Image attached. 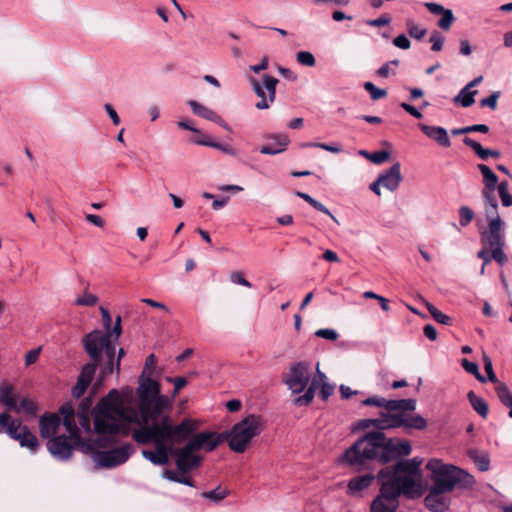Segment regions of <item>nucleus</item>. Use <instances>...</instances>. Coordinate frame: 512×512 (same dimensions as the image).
<instances>
[{
  "label": "nucleus",
  "mask_w": 512,
  "mask_h": 512,
  "mask_svg": "<svg viewBox=\"0 0 512 512\" xmlns=\"http://www.w3.org/2000/svg\"><path fill=\"white\" fill-rule=\"evenodd\" d=\"M474 218V212L468 206H461L459 208V224L466 227Z\"/></svg>",
  "instance_id": "a18cd8bd"
},
{
  "label": "nucleus",
  "mask_w": 512,
  "mask_h": 512,
  "mask_svg": "<svg viewBox=\"0 0 512 512\" xmlns=\"http://www.w3.org/2000/svg\"><path fill=\"white\" fill-rule=\"evenodd\" d=\"M483 363H484V369H485V372L487 374V377H488V380L494 384H496V386L500 383L494 373V370H493V364H492V360L489 356L487 355H484L483 356Z\"/></svg>",
  "instance_id": "09e8293b"
},
{
  "label": "nucleus",
  "mask_w": 512,
  "mask_h": 512,
  "mask_svg": "<svg viewBox=\"0 0 512 512\" xmlns=\"http://www.w3.org/2000/svg\"><path fill=\"white\" fill-rule=\"evenodd\" d=\"M362 405L385 408L386 412L380 414H399L405 415L407 418L418 415L412 413L416 409V400L414 399L387 400L381 396L373 395L363 400Z\"/></svg>",
  "instance_id": "9d476101"
},
{
  "label": "nucleus",
  "mask_w": 512,
  "mask_h": 512,
  "mask_svg": "<svg viewBox=\"0 0 512 512\" xmlns=\"http://www.w3.org/2000/svg\"><path fill=\"white\" fill-rule=\"evenodd\" d=\"M264 137L265 139L273 140L275 144L278 145L280 148H284V151L286 150V147L290 143L288 136L283 133L267 134Z\"/></svg>",
  "instance_id": "49530a36"
},
{
  "label": "nucleus",
  "mask_w": 512,
  "mask_h": 512,
  "mask_svg": "<svg viewBox=\"0 0 512 512\" xmlns=\"http://www.w3.org/2000/svg\"><path fill=\"white\" fill-rule=\"evenodd\" d=\"M364 89L370 94L373 101L382 99L387 95V91L385 89L376 87L372 82H365Z\"/></svg>",
  "instance_id": "79ce46f5"
},
{
  "label": "nucleus",
  "mask_w": 512,
  "mask_h": 512,
  "mask_svg": "<svg viewBox=\"0 0 512 512\" xmlns=\"http://www.w3.org/2000/svg\"><path fill=\"white\" fill-rule=\"evenodd\" d=\"M496 188H483L482 189V198L485 204V211L487 218L495 217L498 215V201L495 195Z\"/></svg>",
  "instance_id": "393cba45"
},
{
  "label": "nucleus",
  "mask_w": 512,
  "mask_h": 512,
  "mask_svg": "<svg viewBox=\"0 0 512 512\" xmlns=\"http://www.w3.org/2000/svg\"><path fill=\"white\" fill-rule=\"evenodd\" d=\"M374 479L375 476L371 473L351 478L347 485V494L350 496H355L363 490H366L368 487H370Z\"/></svg>",
  "instance_id": "5701e85b"
},
{
  "label": "nucleus",
  "mask_w": 512,
  "mask_h": 512,
  "mask_svg": "<svg viewBox=\"0 0 512 512\" xmlns=\"http://www.w3.org/2000/svg\"><path fill=\"white\" fill-rule=\"evenodd\" d=\"M263 81L264 84L261 85L254 78L250 80L255 94L261 98V100L255 104V107L259 110L268 109L270 107V103L274 102L276 97V86L278 84V79L270 75H264Z\"/></svg>",
  "instance_id": "ddd939ff"
},
{
  "label": "nucleus",
  "mask_w": 512,
  "mask_h": 512,
  "mask_svg": "<svg viewBox=\"0 0 512 512\" xmlns=\"http://www.w3.org/2000/svg\"><path fill=\"white\" fill-rule=\"evenodd\" d=\"M40 351V347L28 351L27 354L25 355V365L30 366L34 364L39 358Z\"/></svg>",
  "instance_id": "052dcab7"
},
{
  "label": "nucleus",
  "mask_w": 512,
  "mask_h": 512,
  "mask_svg": "<svg viewBox=\"0 0 512 512\" xmlns=\"http://www.w3.org/2000/svg\"><path fill=\"white\" fill-rule=\"evenodd\" d=\"M8 411H14L18 414H23L26 417H34L37 413V406L28 397L19 396L15 401V406Z\"/></svg>",
  "instance_id": "a878e982"
},
{
  "label": "nucleus",
  "mask_w": 512,
  "mask_h": 512,
  "mask_svg": "<svg viewBox=\"0 0 512 512\" xmlns=\"http://www.w3.org/2000/svg\"><path fill=\"white\" fill-rule=\"evenodd\" d=\"M264 429L261 416L249 414L232 426L229 431L222 432L224 441L235 453H243L248 448L251 440Z\"/></svg>",
  "instance_id": "6e6552de"
},
{
  "label": "nucleus",
  "mask_w": 512,
  "mask_h": 512,
  "mask_svg": "<svg viewBox=\"0 0 512 512\" xmlns=\"http://www.w3.org/2000/svg\"><path fill=\"white\" fill-rule=\"evenodd\" d=\"M195 144L212 147L230 156H237V151L230 145L219 143L213 140H195Z\"/></svg>",
  "instance_id": "2f4dec72"
},
{
  "label": "nucleus",
  "mask_w": 512,
  "mask_h": 512,
  "mask_svg": "<svg viewBox=\"0 0 512 512\" xmlns=\"http://www.w3.org/2000/svg\"><path fill=\"white\" fill-rule=\"evenodd\" d=\"M442 17L438 21L437 25L443 30H449L453 22L455 21V17L453 11L451 9H445V11L441 14Z\"/></svg>",
  "instance_id": "c03bdc74"
},
{
  "label": "nucleus",
  "mask_w": 512,
  "mask_h": 512,
  "mask_svg": "<svg viewBox=\"0 0 512 512\" xmlns=\"http://www.w3.org/2000/svg\"><path fill=\"white\" fill-rule=\"evenodd\" d=\"M90 406V398H85L79 404L78 411L75 412V419L77 418L79 424V426L77 425V427L79 430L81 429L85 433H90L92 431L91 419L89 415Z\"/></svg>",
  "instance_id": "4be33fe9"
},
{
  "label": "nucleus",
  "mask_w": 512,
  "mask_h": 512,
  "mask_svg": "<svg viewBox=\"0 0 512 512\" xmlns=\"http://www.w3.org/2000/svg\"><path fill=\"white\" fill-rule=\"evenodd\" d=\"M195 452L188 443L181 448L173 446L172 456L175 458L178 471L188 473L201 465L203 458Z\"/></svg>",
  "instance_id": "4468645a"
},
{
  "label": "nucleus",
  "mask_w": 512,
  "mask_h": 512,
  "mask_svg": "<svg viewBox=\"0 0 512 512\" xmlns=\"http://www.w3.org/2000/svg\"><path fill=\"white\" fill-rule=\"evenodd\" d=\"M40 435L48 439L47 449L58 460H68L75 448L90 451L92 445L79 436L75 410L71 404H63L58 414H44L39 419Z\"/></svg>",
  "instance_id": "20e7f679"
},
{
  "label": "nucleus",
  "mask_w": 512,
  "mask_h": 512,
  "mask_svg": "<svg viewBox=\"0 0 512 512\" xmlns=\"http://www.w3.org/2000/svg\"><path fill=\"white\" fill-rule=\"evenodd\" d=\"M137 394L139 397V406L144 405L150 399L160 394V385L157 381L151 378L141 379L139 387L137 388Z\"/></svg>",
  "instance_id": "aec40b11"
},
{
  "label": "nucleus",
  "mask_w": 512,
  "mask_h": 512,
  "mask_svg": "<svg viewBox=\"0 0 512 512\" xmlns=\"http://www.w3.org/2000/svg\"><path fill=\"white\" fill-rule=\"evenodd\" d=\"M426 469L431 472L432 485L424 498V504L431 512L447 511L451 504L448 493L455 489H470L475 484V478L467 471L442 463L439 459L429 460Z\"/></svg>",
  "instance_id": "423d86ee"
},
{
  "label": "nucleus",
  "mask_w": 512,
  "mask_h": 512,
  "mask_svg": "<svg viewBox=\"0 0 512 512\" xmlns=\"http://www.w3.org/2000/svg\"><path fill=\"white\" fill-rule=\"evenodd\" d=\"M188 105L191 107L194 114L199 117H202L206 120L212 121L220 125L223 129L230 132L231 127L219 116L215 111L210 109L209 107L200 104L195 100L188 101Z\"/></svg>",
  "instance_id": "6ab92c4d"
},
{
  "label": "nucleus",
  "mask_w": 512,
  "mask_h": 512,
  "mask_svg": "<svg viewBox=\"0 0 512 512\" xmlns=\"http://www.w3.org/2000/svg\"><path fill=\"white\" fill-rule=\"evenodd\" d=\"M500 97V92L495 91L491 95H489L486 98H483L480 100V106L481 107H488L491 110H495L497 108V101Z\"/></svg>",
  "instance_id": "8fccbe9b"
},
{
  "label": "nucleus",
  "mask_w": 512,
  "mask_h": 512,
  "mask_svg": "<svg viewBox=\"0 0 512 512\" xmlns=\"http://www.w3.org/2000/svg\"><path fill=\"white\" fill-rule=\"evenodd\" d=\"M398 507L399 496L388 485L380 484L379 494L370 504V512H396Z\"/></svg>",
  "instance_id": "dca6fc26"
},
{
  "label": "nucleus",
  "mask_w": 512,
  "mask_h": 512,
  "mask_svg": "<svg viewBox=\"0 0 512 512\" xmlns=\"http://www.w3.org/2000/svg\"><path fill=\"white\" fill-rule=\"evenodd\" d=\"M504 246L494 247L491 248V257L493 260H495L498 264L503 265L507 262V256L504 253Z\"/></svg>",
  "instance_id": "603ef678"
},
{
  "label": "nucleus",
  "mask_w": 512,
  "mask_h": 512,
  "mask_svg": "<svg viewBox=\"0 0 512 512\" xmlns=\"http://www.w3.org/2000/svg\"><path fill=\"white\" fill-rule=\"evenodd\" d=\"M230 280L232 283L242 285L244 287L250 288L252 286L251 283L247 279H245L242 273L240 272L231 273Z\"/></svg>",
  "instance_id": "4d7b16f0"
},
{
  "label": "nucleus",
  "mask_w": 512,
  "mask_h": 512,
  "mask_svg": "<svg viewBox=\"0 0 512 512\" xmlns=\"http://www.w3.org/2000/svg\"><path fill=\"white\" fill-rule=\"evenodd\" d=\"M477 168L483 176L485 188H497L498 176L485 164H478Z\"/></svg>",
  "instance_id": "c756f323"
},
{
  "label": "nucleus",
  "mask_w": 512,
  "mask_h": 512,
  "mask_svg": "<svg viewBox=\"0 0 512 512\" xmlns=\"http://www.w3.org/2000/svg\"><path fill=\"white\" fill-rule=\"evenodd\" d=\"M316 383L317 379L314 378L311 386L305 391L304 395L295 398L294 403L299 406L310 404L315 396Z\"/></svg>",
  "instance_id": "e433bc0d"
},
{
  "label": "nucleus",
  "mask_w": 512,
  "mask_h": 512,
  "mask_svg": "<svg viewBox=\"0 0 512 512\" xmlns=\"http://www.w3.org/2000/svg\"><path fill=\"white\" fill-rule=\"evenodd\" d=\"M390 21H391V18L387 14H384V15L380 16L379 18H376L373 20H368L367 24L369 26H373V27H380V26L388 25L390 23Z\"/></svg>",
  "instance_id": "e2e57ef3"
},
{
  "label": "nucleus",
  "mask_w": 512,
  "mask_h": 512,
  "mask_svg": "<svg viewBox=\"0 0 512 512\" xmlns=\"http://www.w3.org/2000/svg\"><path fill=\"white\" fill-rule=\"evenodd\" d=\"M171 406L168 396L158 394L144 405L139 411L132 407H125L120 393L113 389L102 398L92 410L94 431L102 435L128 434L127 425L131 423L153 425L164 418L173 423L170 415L165 411Z\"/></svg>",
  "instance_id": "f03ea898"
},
{
  "label": "nucleus",
  "mask_w": 512,
  "mask_h": 512,
  "mask_svg": "<svg viewBox=\"0 0 512 512\" xmlns=\"http://www.w3.org/2000/svg\"><path fill=\"white\" fill-rule=\"evenodd\" d=\"M468 455L473 460L477 468L482 471H488L490 468V458L485 452H478L475 449L469 450Z\"/></svg>",
  "instance_id": "cd10ccee"
},
{
  "label": "nucleus",
  "mask_w": 512,
  "mask_h": 512,
  "mask_svg": "<svg viewBox=\"0 0 512 512\" xmlns=\"http://www.w3.org/2000/svg\"><path fill=\"white\" fill-rule=\"evenodd\" d=\"M0 434H6L31 452H36L39 448V441L30 428L20 418L12 417L8 412L1 413Z\"/></svg>",
  "instance_id": "1a4fd4ad"
},
{
  "label": "nucleus",
  "mask_w": 512,
  "mask_h": 512,
  "mask_svg": "<svg viewBox=\"0 0 512 512\" xmlns=\"http://www.w3.org/2000/svg\"><path fill=\"white\" fill-rule=\"evenodd\" d=\"M227 495L228 491L226 489H222L220 486L211 491L201 493V497L211 500L215 503L220 502L221 500L226 498Z\"/></svg>",
  "instance_id": "ea45409f"
},
{
  "label": "nucleus",
  "mask_w": 512,
  "mask_h": 512,
  "mask_svg": "<svg viewBox=\"0 0 512 512\" xmlns=\"http://www.w3.org/2000/svg\"><path fill=\"white\" fill-rule=\"evenodd\" d=\"M419 127L427 137L437 142L440 146L444 148L451 146V141L445 128L426 124H420Z\"/></svg>",
  "instance_id": "412c9836"
},
{
  "label": "nucleus",
  "mask_w": 512,
  "mask_h": 512,
  "mask_svg": "<svg viewBox=\"0 0 512 512\" xmlns=\"http://www.w3.org/2000/svg\"><path fill=\"white\" fill-rule=\"evenodd\" d=\"M426 308L428 309L429 313L433 317V319L443 325H451L452 319L450 316L444 314L441 312L437 307H435L433 304L426 302L425 303Z\"/></svg>",
  "instance_id": "473e14b6"
},
{
  "label": "nucleus",
  "mask_w": 512,
  "mask_h": 512,
  "mask_svg": "<svg viewBox=\"0 0 512 512\" xmlns=\"http://www.w3.org/2000/svg\"><path fill=\"white\" fill-rule=\"evenodd\" d=\"M477 93V90L472 91L471 89H466V87H463L458 93V95L454 97L453 101L467 108L474 104V97Z\"/></svg>",
  "instance_id": "7c9ffc66"
},
{
  "label": "nucleus",
  "mask_w": 512,
  "mask_h": 512,
  "mask_svg": "<svg viewBox=\"0 0 512 512\" xmlns=\"http://www.w3.org/2000/svg\"><path fill=\"white\" fill-rule=\"evenodd\" d=\"M429 41L432 44L431 50L434 52H439L442 50L445 38L439 31H433Z\"/></svg>",
  "instance_id": "de8ad7c7"
},
{
  "label": "nucleus",
  "mask_w": 512,
  "mask_h": 512,
  "mask_svg": "<svg viewBox=\"0 0 512 512\" xmlns=\"http://www.w3.org/2000/svg\"><path fill=\"white\" fill-rule=\"evenodd\" d=\"M467 397L473 409L482 418H486L489 412L488 404L486 403V401L483 398L478 397L474 391H469Z\"/></svg>",
  "instance_id": "bb28decb"
},
{
  "label": "nucleus",
  "mask_w": 512,
  "mask_h": 512,
  "mask_svg": "<svg viewBox=\"0 0 512 512\" xmlns=\"http://www.w3.org/2000/svg\"><path fill=\"white\" fill-rule=\"evenodd\" d=\"M197 428V422L190 418L184 419L177 425L171 424L168 418H164L153 425H142L134 429L131 434L138 444L154 443V449L142 450L141 454L153 465L164 466L172 456L173 446L186 441Z\"/></svg>",
  "instance_id": "7ed1b4c3"
},
{
  "label": "nucleus",
  "mask_w": 512,
  "mask_h": 512,
  "mask_svg": "<svg viewBox=\"0 0 512 512\" xmlns=\"http://www.w3.org/2000/svg\"><path fill=\"white\" fill-rule=\"evenodd\" d=\"M463 143L470 147L480 159L487 160L489 158V149L483 148L479 142L466 137L463 139Z\"/></svg>",
  "instance_id": "72a5a7b5"
},
{
  "label": "nucleus",
  "mask_w": 512,
  "mask_h": 512,
  "mask_svg": "<svg viewBox=\"0 0 512 512\" xmlns=\"http://www.w3.org/2000/svg\"><path fill=\"white\" fill-rule=\"evenodd\" d=\"M296 61L306 67H314L316 64L314 55L309 51H299L296 54Z\"/></svg>",
  "instance_id": "37998d69"
},
{
  "label": "nucleus",
  "mask_w": 512,
  "mask_h": 512,
  "mask_svg": "<svg viewBox=\"0 0 512 512\" xmlns=\"http://www.w3.org/2000/svg\"><path fill=\"white\" fill-rule=\"evenodd\" d=\"M505 223L499 215L488 218V229L481 233L483 246L489 249L505 246Z\"/></svg>",
  "instance_id": "2eb2a0df"
},
{
  "label": "nucleus",
  "mask_w": 512,
  "mask_h": 512,
  "mask_svg": "<svg viewBox=\"0 0 512 512\" xmlns=\"http://www.w3.org/2000/svg\"><path fill=\"white\" fill-rule=\"evenodd\" d=\"M424 6L429 10L430 13L434 15H440L442 14L446 8H444L442 5L434 2H425Z\"/></svg>",
  "instance_id": "0e129e2a"
},
{
  "label": "nucleus",
  "mask_w": 512,
  "mask_h": 512,
  "mask_svg": "<svg viewBox=\"0 0 512 512\" xmlns=\"http://www.w3.org/2000/svg\"><path fill=\"white\" fill-rule=\"evenodd\" d=\"M162 476H163V478H165L169 481L181 483V484H184V485H187L190 487H194V483L190 478L181 476L178 474V472H176L174 470H165L163 472Z\"/></svg>",
  "instance_id": "4c0bfd02"
},
{
  "label": "nucleus",
  "mask_w": 512,
  "mask_h": 512,
  "mask_svg": "<svg viewBox=\"0 0 512 512\" xmlns=\"http://www.w3.org/2000/svg\"><path fill=\"white\" fill-rule=\"evenodd\" d=\"M283 381L293 394L305 391L310 381L309 364L306 362L293 363Z\"/></svg>",
  "instance_id": "f8f14e48"
},
{
  "label": "nucleus",
  "mask_w": 512,
  "mask_h": 512,
  "mask_svg": "<svg viewBox=\"0 0 512 512\" xmlns=\"http://www.w3.org/2000/svg\"><path fill=\"white\" fill-rule=\"evenodd\" d=\"M98 297L89 291L85 290L83 295L77 297L75 299L74 304L77 306H87L92 307L95 306L98 303Z\"/></svg>",
  "instance_id": "58836bf2"
},
{
  "label": "nucleus",
  "mask_w": 512,
  "mask_h": 512,
  "mask_svg": "<svg viewBox=\"0 0 512 512\" xmlns=\"http://www.w3.org/2000/svg\"><path fill=\"white\" fill-rule=\"evenodd\" d=\"M334 392V386L329 384L327 381L321 383L319 395L322 400L326 401Z\"/></svg>",
  "instance_id": "bf43d9fd"
},
{
  "label": "nucleus",
  "mask_w": 512,
  "mask_h": 512,
  "mask_svg": "<svg viewBox=\"0 0 512 512\" xmlns=\"http://www.w3.org/2000/svg\"><path fill=\"white\" fill-rule=\"evenodd\" d=\"M358 427H375L377 431L367 432L360 437L345 451L342 461L357 470H362L370 468L373 463L384 465L411 453V444L408 440L387 438L383 430H424L427 422L421 415L407 418L399 414H380L379 418L360 420Z\"/></svg>",
  "instance_id": "f257e3e1"
},
{
  "label": "nucleus",
  "mask_w": 512,
  "mask_h": 512,
  "mask_svg": "<svg viewBox=\"0 0 512 512\" xmlns=\"http://www.w3.org/2000/svg\"><path fill=\"white\" fill-rule=\"evenodd\" d=\"M107 114L109 115V117L111 118L112 122L114 125H119L120 124V117L118 116L116 110L113 108V106L111 104H105L104 106Z\"/></svg>",
  "instance_id": "338daca9"
},
{
  "label": "nucleus",
  "mask_w": 512,
  "mask_h": 512,
  "mask_svg": "<svg viewBox=\"0 0 512 512\" xmlns=\"http://www.w3.org/2000/svg\"><path fill=\"white\" fill-rule=\"evenodd\" d=\"M187 443L195 450H204L206 452L213 451L218 445L224 442L223 433L216 432H200L195 435L193 433L187 439Z\"/></svg>",
  "instance_id": "f3484780"
},
{
  "label": "nucleus",
  "mask_w": 512,
  "mask_h": 512,
  "mask_svg": "<svg viewBox=\"0 0 512 512\" xmlns=\"http://www.w3.org/2000/svg\"><path fill=\"white\" fill-rule=\"evenodd\" d=\"M406 27L410 37L421 40L427 33L425 28H420L412 19L406 21Z\"/></svg>",
  "instance_id": "a19ab883"
},
{
  "label": "nucleus",
  "mask_w": 512,
  "mask_h": 512,
  "mask_svg": "<svg viewBox=\"0 0 512 512\" xmlns=\"http://www.w3.org/2000/svg\"><path fill=\"white\" fill-rule=\"evenodd\" d=\"M497 191L504 207L512 206V194L509 192V184L507 181H502L497 186Z\"/></svg>",
  "instance_id": "f704fd0d"
},
{
  "label": "nucleus",
  "mask_w": 512,
  "mask_h": 512,
  "mask_svg": "<svg viewBox=\"0 0 512 512\" xmlns=\"http://www.w3.org/2000/svg\"><path fill=\"white\" fill-rule=\"evenodd\" d=\"M393 45L397 48L407 50L411 46V42L405 34H400L393 39Z\"/></svg>",
  "instance_id": "5fc2aeb1"
},
{
  "label": "nucleus",
  "mask_w": 512,
  "mask_h": 512,
  "mask_svg": "<svg viewBox=\"0 0 512 512\" xmlns=\"http://www.w3.org/2000/svg\"><path fill=\"white\" fill-rule=\"evenodd\" d=\"M423 333L425 337H427L431 341H435L437 339V331L435 327L431 324H427L424 326Z\"/></svg>",
  "instance_id": "774afa93"
},
{
  "label": "nucleus",
  "mask_w": 512,
  "mask_h": 512,
  "mask_svg": "<svg viewBox=\"0 0 512 512\" xmlns=\"http://www.w3.org/2000/svg\"><path fill=\"white\" fill-rule=\"evenodd\" d=\"M401 108L404 109L407 113H409L411 116L415 117L416 119H421L423 117L422 113L416 109L414 106L402 102L400 104Z\"/></svg>",
  "instance_id": "69168bd1"
},
{
  "label": "nucleus",
  "mask_w": 512,
  "mask_h": 512,
  "mask_svg": "<svg viewBox=\"0 0 512 512\" xmlns=\"http://www.w3.org/2000/svg\"><path fill=\"white\" fill-rule=\"evenodd\" d=\"M393 65V66H398L399 65V61L398 60H392V61H389L385 64H383L378 70H377V75L379 77H382V78H386L389 76L390 74V66Z\"/></svg>",
  "instance_id": "13d9d810"
},
{
  "label": "nucleus",
  "mask_w": 512,
  "mask_h": 512,
  "mask_svg": "<svg viewBox=\"0 0 512 512\" xmlns=\"http://www.w3.org/2000/svg\"><path fill=\"white\" fill-rule=\"evenodd\" d=\"M121 333V316L118 315L113 328L110 327L105 333L100 330H93L83 337V346L91 358V362L82 367L77 382L72 388L73 397L78 399L84 395L95 375L103 352L106 357V363L100 368V376L105 378L114 372V353H116V347L112 342V338L117 341Z\"/></svg>",
  "instance_id": "39448f33"
},
{
  "label": "nucleus",
  "mask_w": 512,
  "mask_h": 512,
  "mask_svg": "<svg viewBox=\"0 0 512 512\" xmlns=\"http://www.w3.org/2000/svg\"><path fill=\"white\" fill-rule=\"evenodd\" d=\"M168 382H173L174 384V391L173 394L176 395L183 387L187 385V380L184 377H176L171 378L167 377Z\"/></svg>",
  "instance_id": "680f3d73"
},
{
  "label": "nucleus",
  "mask_w": 512,
  "mask_h": 512,
  "mask_svg": "<svg viewBox=\"0 0 512 512\" xmlns=\"http://www.w3.org/2000/svg\"><path fill=\"white\" fill-rule=\"evenodd\" d=\"M19 396L13 384L8 381H2L0 383V403L7 411L15 406V401Z\"/></svg>",
  "instance_id": "b1692460"
},
{
  "label": "nucleus",
  "mask_w": 512,
  "mask_h": 512,
  "mask_svg": "<svg viewBox=\"0 0 512 512\" xmlns=\"http://www.w3.org/2000/svg\"><path fill=\"white\" fill-rule=\"evenodd\" d=\"M390 158V152L386 150H380L371 152V157L369 160L374 164H382Z\"/></svg>",
  "instance_id": "3c124183"
},
{
  "label": "nucleus",
  "mask_w": 512,
  "mask_h": 512,
  "mask_svg": "<svg viewBox=\"0 0 512 512\" xmlns=\"http://www.w3.org/2000/svg\"><path fill=\"white\" fill-rule=\"evenodd\" d=\"M496 394L500 400V402L510 408L509 417L512 418V394L505 383H499L495 387Z\"/></svg>",
  "instance_id": "c85d7f7f"
},
{
  "label": "nucleus",
  "mask_w": 512,
  "mask_h": 512,
  "mask_svg": "<svg viewBox=\"0 0 512 512\" xmlns=\"http://www.w3.org/2000/svg\"><path fill=\"white\" fill-rule=\"evenodd\" d=\"M315 335L330 341H335L338 339V333L336 330L330 328L319 329L315 332Z\"/></svg>",
  "instance_id": "864d4df0"
},
{
  "label": "nucleus",
  "mask_w": 512,
  "mask_h": 512,
  "mask_svg": "<svg viewBox=\"0 0 512 512\" xmlns=\"http://www.w3.org/2000/svg\"><path fill=\"white\" fill-rule=\"evenodd\" d=\"M378 179H379V182H381L382 187L386 188L387 190H389L391 192L395 191L399 187V185L402 181L400 163L399 162L394 163L385 172L379 174Z\"/></svg>",
  "instance_id": "a211bd4d"
},
{
  "label": "nucleus",
  "mask_w": 512,
  "mask_h": 512,
  "mask_svg": "<svg viewBox=\"0 0 512 512\" xmlns=\"http://www.w3.org/2000/svg\"><path fill=\"white\" fill-rule=\"evenodd\" d=\"M461 365H462L463 369H464L467 373H469V374H471V375L475 376V378H476L478 381H480V382H482V383L486 382V378H485V377H484V376L479 372V368H478L477 363H475V362H471V361H469L468 359L463 358V359L461 360Z\"/></svg>",
  "instance_id": "c9c22d12"
},
{
  "label": "nucleus",
  "mask_w": 512,
  "mask_h": 512,
  "mask_svg": "<svg viewBox=\"0 0 512 512\" xmlns=\"http://www.w3.org/2000/svg\"><path fill=\"white\" fill-rule=\"evenodd\" d=\"M311 206L326 215H328L337 225H340L338 219L330 212V210L318 200L314 199Z\"/></svg>",
  "instance_id": "6e6d98bb"
},
{
  "label": "nucleus",
  "mask_w": 512,
  "mask_h": 512,
  "mask_svg": "<svg viewBox=\"0 0 512 512\" xmlns=\"http://www.w3.org/2000/svg\"><path fill=\"white\" fill-rule=\"evenodd\" d=\"M421 463L418 458L401 460L393 466L381 469L376 478L380 484L391 487L397 496L416 499L422 495Z\"/></svg>",
  "instance_id": "0eeeda50"
},
{
  "label": "nucleus",
  "mask_w": 512,
  "mask_h": 512,
  "mask_svg": "<svg viewBox=\"0 0 512 512\" xmlns=\"http://www.w3.org/2000/svg\"><path fill=\"white\" fill-rule=\"evenodd\" d=\"M85 453H92V457L97 467L114 468L125 463L133 453V447L130 444H124L120 447L106 450L94 451L92 448Z\"/></svg>",
  "instance_id": "9b49d317"
}]
</instances>
